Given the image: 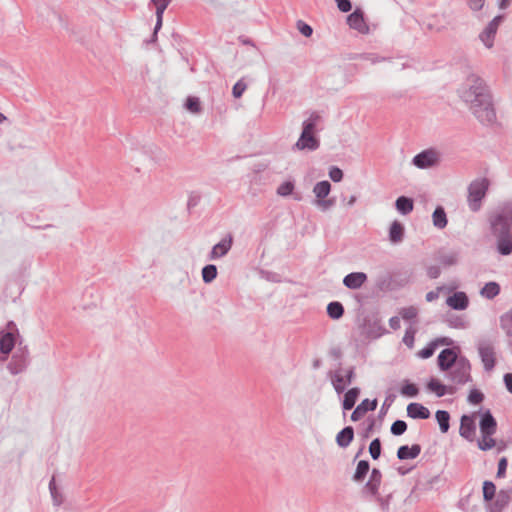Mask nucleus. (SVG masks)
<instances>
[{
    "label": "nucleus",
    "instance_id": "34",
    "mask_svg": "<svg viewBox=\"0 0 512 512\" xmlns=\"http://www.w3.org/2000/svg\"><path fill=\"white\" fill-rule=\"evenodd\" d=\"M381 480V473L374 469L371 473L370 481L367 484V488L371 491L372 494H375Z\"/></svg>",
    "mask_w": 512,
    "mask_h": 512
},
{
    "label": "nucleus",
    "instance_id": "35",
    "mask_svg": "<svg viewBox=\"0 0 512 512\" xmlns=\"http://www.w3.org/2000/svg\"><path fill=\"white\" fill-rule=\"evenodd\" d=\"M217 276V268L215 265H207L202 269V278L206 283L212 282Z\"/></svg>",
    "mask_w": 512,
    "mask_h": 512
},
{
    "label": "nucleus",
    "instance_id": "12",
    "mask_svg": "<svg viewBox=\"0 0 512 512\" xmlns=\"http://www.w3.org/2000/svg\"><path fill=\"white\" fill-rule=\"evenodd\" d=\"M501 21V17H495L485 28V30L480 34V39L484 43L487 48H491L494 43V38Z\"/></svg>",
    "mask_w": 512,
    "mask_h": 512
},
{
    "label": "nucleus",
    "instance_id": "48",
    "mask_svg": "<svg viewBox=\"0 0 512 512\" xmlns=\"http://www.w3.org/2000/svg\"><path fill=\"white\" fill-rule=\"evenodd\" d=\"M245 90H246V84L242 81H238L233 87L234 97L235 98L241 97Z\"/></svg>",
    "mask_w": 512,
    "mask_h": 512
},
{
    "label": "nucleus",
    "instance_id": "5",
    "mask_svg": "<svg viewBox=\"0 0 512 512\" xmlns=\"http://www.w3.org/2000/svg\"><path fill=\"white\" fill-rule=\"evenodd\" d=\"M8 331L4 332L2 331L0 333V352L4 355V357H1V360H5L7 355L13 350L16 342V333H14L13 330H15V325L13 323H9Z\"/></svg>",
    "mask_w": 512,
    "mask_h": 512
},
{
    "label": "nucleus",
    "instance_id": "28",
    "mask_svg": "<svg viewBox=\"0 0 512 512\" xmlns=\"http://www.w3.org/2000/svg\"><path fill=\"white\" fill-rule=\"evenodd\" d=\"M494 434H481V438L478 440V448L482 451H487L496 446V441L492 437Z\"/></svg>",
    "mask_w": 512,
    "mask_h": 512
},
{
    "label": "nucleus",
    "instance_id": "27",
    "mask_svg": "<svg viewBox=\"0 0 512 512\" xmlns=\"http://www.w3.org/2000/svg\"><path fill=\"white\" fill-rule=\"evenodd\" d=\"M438 344H447L446 339H439V340H435V341L431 342L425 348L421 349L418 352V356L423 359H427V358L431 357L434 354V351Z\"/></svg>",
    "mask_w": 512,
    "mask_h": 512
},
{
    "label": "nucleus",
    "instance_id": "17",
    "mask_svg": "<svg viewBox=\"0 0 512 512\" xmlns=\"http://www.w3.org/2000/svg\"><path fill=\"white\" fill-rule=\"evenodd\" d=\"M446 303L453 309L464 310L468 306V297L464 292H456L447 298Z\"/></svg>",
    "mask_w": 512,
    "mask_h": 512
},
{
    "label": "nucleus",
    "instance_id": "31",
    "mask_svg": "<svg viewBox=\"0 0 512 512\" xmlns=\"http://www.w3.org/2000/svg\"><path fill=\"white\" fill-rule=\"evenodd\" d=\"M436 420L439 424L442 433H446L449 430L450 415L448 412L439 410L436 412Z\"/></svg>",
    "mask_w": 512,
    "mask_h": 512
},
{
    "label": "nucleus",
    "instance_id": "13",
    "mask_svg": "<svg viewBox=\"0 0 512 512\" xmlns=\"http://www.w3.org/2000/svg\"><path fill=\"white\" fill-rule=\"evenodd\" d=\"M458 361L457 355L452 349H444L438 356V366L442 371L449 370Z\"/></svg>",
    "mask_w": 512,
    "mask_h": 512
},
{
    "label": "nucleus",
    "instance_id": "59",
    "mask_svg": "<svg viewBox=\"0 0 512 512\" xmlns=\"http://www.w3.org/2000/svg\"><path fill=\"white\" fill-rule=\"evenodd\" d=\"M355 201H356V197H355V196H352V197L350 198V200L348 201V205H353V204L355 203Z\"/></svg>",
    "mask_w": 512,
    "mask_h": 512
},
{
    "label": "nucleus",
    "instance_id": "60",
    "mask_svg": "<svg viewBox=\"0 0 512 512\" xmlns=\"http://www.w3.org/2000/svg\"><path fill=\"white\" fill-rule=\"evenodd\" d=\"M6 120V117L0 113V123H3Z\"/></svg>",
    "mask_w": 512,
    "mask_h": 512
},
{
    "label": "nucleus",
    "instance_id": "11",
    "mask_svg": "<svg viewBox=\"0 0 512 512\" xmlns=\"http://www.w3.org/2000/svg\"><path fill=\"white\" fill-rule=\"evenodd\" d=\"M348 25L350 28L357 30L361 34H367L369 32V26L367 25L363 12L360 9H356L347 18Z\"/></svg>",
    "mask_w": 512,
    "mask_h": 512
},
{
    "label": "nucleus",
    "instance_id": "8",
    "mask_svg": "<svg viewBox=\"0 0 512 512\" xmlns=\"http://www.w3.org/2000/svg\"><path fill=\"white\" fill-rule=\"evenodd\" d=\"M331 191V184L328 182V181H321V182H318L314 188H313V192L317 198L316 200V204L322 208V209H327L329 207H331L334 203L333 200L329 199V200H326L325 197L328 196V194L330 193Z\"/></svg>",
    "mask_w": 512,
    "mask_h": 512
},
{
    "label": "nucleus",
    "instance_id": "38",
    "mask_svg": "<svg viewBox=\"0 0 512 512\" xmlns=\"http://www.w3.org/2000/svg\"><path fill=\"white\" fill-rule=\"evenodd\" d=\"M442 19L437 16H432L426 19V26L429 30L440 31L444 28V24L442 23Z\"/></svg>",
    "mask_w": 512,
    "mask_h": 512
},
{
    "label": "nucleus",
    "instance_id": "4",
    "mask_svg": "<svg viewBox=\"0 0 512 512\" xmlns=\"http://www.w3.org/2000/svg\"><path fill=\"white\" fill-rule=\"evenodd\" d=\"M488 187L489 181L486 178L477 179L470 184L468 202L473 211L480 208L481 200L484 198Z\"/></svg>",
    "mask_w": 512,
    "mask_h": 512
},
{
    "label": "nucleus",
    "instance_id": "61",
    "mask_svg": "<svg viewBox=\"0 0 512 512\" xmlns=\"http://www.w3.org/2000/svg\"><path fill=\"white\" fill-rule=\"evenodd\" d=\"M509 315L512 318V309L509 311Z\"/></svg>",
    "mask_w": 512,
    "mask_h": 512
},
{
    "label": "nucleus",
    "instance_id": "49",
    "mask_svg": "<svg viewBox=\"0 0 512 512\" xmlns=\"http://www.w3.org/2000/svg\"><path fill=\"white\" fill-rule=\"evenodd\" d=\"M329 176L334 182H339L343 178V172L337 167H332L329 171Z\"/></svg>",
    "mask_w": 512,
    "mask_h": 512
},
{
    "label": "nucleus",
    "instance_id": "37",
    "mask_svg": "<svg viewBox=\"0 0 512 512\" xmlns=\"http://www.w3.org/2000/svg\"><path fill=\"white\" fill-rule=\"evenodd\" d=\"M185 108L191 113H198L201 110V104L197 97L190 96L186 99Z\"/></svg>",
    "mask_w": 512,
    "mask_h": 512
},
{
    "label": "nucleus",
    "instance_id": "22",
    "mask_svg": "<svg viewBox=\"0 0 512 512\" xmlns=\"http://www.w3.org/2000/svg\"><path fill=\"white\" fill-rule=\"evenodd\" d=\"M171 0H152L153 5L155 6L157 22L155 26V34L162 26L163 21V13Z\"/></svg>",
    "mask_w": 512,
    "mask_h": 512
},
{
    "label": "nucleus",
    "instance_id": "53",
    "mask_svg": "<svg viewBox=\"0 0 512 512\" xmlns=\"http://www.w3.org/2000/svg\"><path fill=\"white\" fill-rule=\"evenodd\" d=\"M338 6V9L342 12H348L351 10V3L349 0H335Z\"/></svg>",
    "mask_w": 512,
    "mask_h": 512
},
{
    "label": "nucleus",
    "instance_id": "30",
    "mask_svg": "<svg viewBox=\"0 0 512 512\" xmlns=\"http://www.w3.org/2000/svg\"><path fill=\"white\" fill-rule=\"evenodd\" d=\"M396 208L403 214H408L413 210V201L410 198L401 196L396 200Z\"/></svg>",
    "mask_w": 512,
    "mask_h": 512
},
{
    "label": "nucleus",
    "instance_id": "14",
    "mask_svg": "<svg viewBox=\"0 0 512 512\" xmlns=\"http://www.w3.org/2000/svg\"><path fill=\"white\" fill-rule=\"evenodd\" d=\"M233 238L231 235H228L224 239H222L218 244H216L211 251L210 259L215 260L225 256L232 247Z\"/></svg>",
    "mask_w": 512,
    "mask_h": 512
},
{
    "label": "nucleus",
    "instance_id": "20",
    "mask_svg": "<svg viewBox=\"0 0 512 512\" xmlns=\"http://www.w3.org/2000/svg\"><path fill=\"white\" fill-rule=\"evenodd\" d=\"M420 452L421 448L417 444L412 445L411 447L404 445L399 447L397 451V457L400 460L414 459L420 454Z\"/></svg>",
    "mask_w": 512,
    "mask_h": 512
},
{
    "label": "nucleus",
    "instance_id": "39",
    "mask_svg": "<svg viewBox=\"0 0 512 512\" xmlns=\"http://www.w3.org/2000/svg\"><path fill=\"white\" fill-rule=\"evenodd\" d=\"M404 320H413L417 317L418 310L414 306L402 308L399 312Z\"/></svg>",
    "mask_w": 512,
    "mask_h": 512
},
{
    "label": "nucleus",
    "instance_id": "46",
    "mask_svg": "<svg viewBox=\"0 0 512 512\" xmlns=\"http://www.w3.org/2000/svg\"><path fill=\"white\" fill-rule=\"evenodd\" d=\"M483 398H484L483 394L478 390H471L468 395V400L472 404L481 403Z\"/></svg>",
    "mask_w": 512,
    "mask_h": 512
},
{
    "label": "nucleus",
    "instance_id": "21",
    "mask_svg": "<svg viewBox=\"0 0 512 512\" xmlns=\"http://www.w3.org/2000/svg\"><path fill=\"white\" fill-rule=\"evenodd\" d=\"M354 438V430L348 426L341 430L336 436L337 444L342 447H348Z\"/></svg>",
    "mask_w": 512,
    "mask_h": 512
},
{
    "label": "nucleus",
    "instance_id": "51",
    "mask_svg": "<svg viewBox=\"0 0 512 512\" xmlns=\"http://www.w3.org/2000/svg\"><path fill=\"white\" fill-rule=\"evenodd\" d=\"M506 468H507V459L505 457H503L499 460V463H498L497 476L500 478L504 477Z\"/></svg>",
    "mask_w": 512,
    "mask_h": 512
},
{
    "label": "nucleus",
    "instance_id": "50",
    "mask_svg": "<svg viewBox=\"0 0 512 512\" xmlns=\"http://www.w3.org/2000/svg\"><path fill=\"white\" fill-rule=\"evenodd\" d=\"M298 29L301 32V34H303L306 37L311 36L313 32L312 28L302 21L298 22Z\"/></svg>",
    "mask_w": 512,
    "mask_h": 512
},
{
    "label": "nucleus",
    "instance_id": "57",
    "mask_svg": "<svg viewBox=\"0 0 512 512\" xmlns=\"http://www.w3.org/2000/svg\"><path fill=\"white\" fill-rule=\"evenodd\" d=\"M504 382H505V385H506V388L508 389V391L512 393V374L511 373H508L504 376Z\"/></svg>",
    "mask_w": 512,
    "mask_h": 512
},
{
    "label": "nucleus",
    "instance_id": "2",
    "mask_svg": "<svg viewBox=\"0 0 512 512\" xmlns=\"http://www.w3.org/2000/svg\"><path fill=\"white\" fill-rule=\"evenodd\" d=\"M493 235L497 238V250L502 255L512 254V206L505 205L490 217Z\"/></svg>",
    "mask_w": 512,
    "mask_h": 512
},
{
    "label": "nucleus",
    "instance_id": "24",
    "mask_svg": "<svg viewBox=\"0 0 512 512\" xmlns=\"http://www.w3.org/2000/svg\"><path fill=\"white\" fill-rule=\"evenodd\" d=\"M359 393L360 391L358 388H351L345 393L343 400L344 410H350L354 407L358 399Z\"/></svg>",
    "mask_w": 512,
    "mask_h": 512
},
{
    "label": "nucleus",
    "instance_id": "1",
    "mask_svg": "<svg viewBox=\"0 0 512 512\" xmlns=\"http://www.w3.org/2000/svg\"><path fill=\"white\" fill-rule=\"evenodd\" d=\"M460 98L469 105L472 113L482 123H493L496 113L492 97L484 81L477 75H470L459 89Z\"/></svg>",
    "mask_w": 512,
    "mask_h": 512
},
{
    "label": "nucleus",
    "instance_id": "43",
    "mask_svg": "<svg viewBox=\"0 0 512 512\" xmlns=\"http://www.w3.org/2000/svg\"><path fill=\"white\" fill-rule=\"evenodd\" d=\"M406 429L407 424L402 420H397L391 426V433L394 435H402Z\"/></svg>",
    "mask_w": 512,
    "mask_h": 512
},
{
    "label": "nucleus",
    "instance_id": "29",
    "mask_svg": "<svg viewBox=\"0 0 512 512\" xmlns=\"http://www.w3.org/2000/svg\"><path fill=\"white\" fill-rule=\"evenodd\" d=\"M434 226L442 229L447 225L446 213L442 207H437L433 213Z\"/></svg>",
    "mask_w": 512,
    "mask_h": 512
},
{
    "label": "nucleus",
    "instance_id": "6",
    "mask_svg": "<svg viewBox=\"0 0 512 512\" xmlns=\"http://www.w3.org/2000/svg\"><path fill=\"white\" fill-rule=\"evenodd\" d=\"M478 352L485 370L491 371L496 363L493 345L488 341H480L478 344Z\"/></svg>",
    "mask_w": 512,
    "mask_h": 512
},
{
    "label": "nucleus",
    "instance_id": "25",
    "mask_svg": "<svg viewBox=\"0 0 512 512\" xmlns=\"http://www.w3.org/2000/svg\"><path fill=\"white\" fill-rule=\"evenodd\" d=\"M404 228L401 223L395 221L390 227L389 237L393 243L400 242L403 238Z\"/></svg>",
    "mask_w": 512,
    "mask_h": 512
},
{
    "label": "nucleus",
    "instance_id": "10",
    "mask_svg": "<svg viewBox=\"0 0 512 512\" xmlns=\"http://www.w3.org/2000/svg\"><path fill=\"white\" fill-rule=\"evenodd\" d=\"M352 371L337 370L331 374V382L337 393H342L351 383Z\"/></svg>",
    "mask_w": 512,
    "mask_h": 512
},
{
    "label": "nucleus",
    "instance_id": "9",
    "mask_svg": "<svg viewBox=\"0 0 512 512\" xmlns=\"http://www.w3.org/2000/svg\"><path fill=\"white\" fill-rule=\"evenodd\" d=\"M439 161V153L434 149L425 150L413 158V164L425 169L436 165Z\"/></svg>",
    "mask_w": 512,
    "mask_h": 512
},
{
    "label": "nucleus",
    "instance_id": "3",
    "mask_svg": "<svg viewBox=\"0 0 512 512\" xmlns=\"http://www.w3.org/2000/svg\"><path fill=\"white\" fill-rule=\"evenodd\" d=\"M319 119L320 116L316 113H313L309 120L304 123L302 134L296 143L297 149L315 150L318 148L319 142L314 136V128Z\"/></svg>",
    "mask_w": 512,
    "mask_h": 512
},
{
    "label": "nucleus",
    "instance_id": "44",
    "mask_svg": "<svg viewBox=\"0 0 512 512\" xmlns=\"http://www.w3.org/2000/svg\"><path fill=\"white\" fill-rule=\"evenodd\" d=\"M293 189L294 185L292 182H285L278 187L277 193L281 196H288L292 193Z\"/></svg>",
    "mask_w": 512,
    "mask_h": 512
},
{
    "label": "nucleus",
    "instance_id": "41",
    "mask_svg": "<svg viewBox=\"0 0 512 512\" xmlns=\"http://www.w3.org/2000/svg\"><path fill=\"white\" fill-rule=\"evenodd\" d=\"M419 390L415 384L412 383H405L401 388V394L408 396V397H414L418 394Z\"/></svg>",
    "mask_w": 512,
    "mask_h": 512
},
{
    "label": "nucleus",
    "instance_id": "45",
    "mask_svg": "<svg viewBox=\"0 0 512 512\" xmlns=\"http://www.w3.org/2000/svg\"><path fill=\"white\" fill-rule=\"evenodd\" d=\"M358 407L362 408L365 413L368 411H373L377 407V400L374 399L370 401L369 399H365L358 405Z\"/></svg>",
    "mask_w": 512,
    "mask_h": 512
},
{
    "label": "nucleus",
    "instance_id": "36",
    "mask_svg": "<svg viewBox=\"0 0 512 512\" xmlns=\"http://www.w3.org/2000/svg\"><path fill=\"white\" fill-rule=\"evenodd\" d=\"M496 492V486L491 481H485L483 483V497L486 501H490L494 498Z\"/></svg>",
    "mask_w": 512,
    "mask_h": 512
},
{
    "label": "nucleus",
    "instance_id": "55",
    "mask_svg": "<svg viewBox=\"0 0 512 512\" xmlns=\"http://www.w3.org/2000/svg\"><path fill=\"white\" fill-rule=\"evenodd\" d=\"M427 274L430 278H437L440 275V269L437 266H431L428 268Z\"/></svg>",
    "mask_w": 512,
    "mask_h": 512
},
{
    "label": "nucleus",
    "instance_id": "7",
    "mask_svg": "<svg viewBox=\"0 0 512 512\" xmlns=\"http://www.w3.org/2000/svg\"><path fill=\"white\" fill-rule=\"evenodd\" d=\"M471 365L465 358H460L455 363V368L451 373V379L457 384H464L471 378L470 376Z\"/></svg>",
    "mask_w": 512,
    "mask_h": 512
},
{
    "label": "nucleus",
    "instance_id": "54",
    "mask_svg": "<svg viewBox=\"0 0 512 512\" xmlns=\"http://www.w3.org/2000/svg\"><path fill=\"white\" fill-rule=\"evenodd\" d=\"M366 413L363 411L362 408H359L358 406L356 407V409L353 411L352 415H351V419L353 421H358L360 420Z\"/></svg>",
    "mask_w": 512,
    "mask_h": 512
},
{
    "label": "nucleus",
    "instance_id": "19",
    "mask_svg": "<svg viewBox=\"0 0 512 512\" xmlns=\"http://www.w3.org/2000/svg\"><path fill=\"white\" fill-rule=\"evenodd\" d=\"M407 414L411 418L427 419L430 416L429 410L419 403H410L407 406Z\"/></svg>",
    "mask_w": 512,
    "mask_h": 512
},
{
    "label": "nucleus",
    "instance_id": "42",
    "mask_svg": "<svg viewBox=\"0 0 512 512\" xmlns=\"http://www.w3.org/2000/svg\"><path fill=\"white\" fill-rule=\"evenodd\" d=\"M416 330L412 327L406 330L403 342L408 348H413Z\"/></svg>",
    "mask_w": 512,
    "mask_h": 512
},
{
    "label": "nucleus",
    "instance_id": "32",
    "mask_svg": "<svg viewBox=\"0 0 512 512\" xmlns=\"http://www.w3.org/2000/svg\"><path fill=\"white\" fill-rule=\"evenodd\" d=\"M327 313L333 319L340 318L343 315V313H344V309H343L342 304L339 303V302H331V303H329L328 306H327Z\"/></svg>",
    "mask_w": 512,
    "mask_h": 512
},
{
    "label": "nucleus",
    "instance_id": "33",
    "mask_svg": "<svg viewBox=\"0 0 512 512\" xmlns=\"http://www.w3.org/2000/svg\"><path fill=\"white\" fill-rule=\"evenodd\" d=\"M369 471V463L365 460L359 461L355 474H354V480L361 481L364 479L366 474Z\"/></svg>",
    "mask_w": 512,
    "mask_h": 512
},
{
    "label": "nucleus",
    "instance_id": "18",
    "mask_svg": "<svg viewBox=\"0 0 512 512\" xmlns=\"http://www.w3.org/2000/svg\"><path fill=\"white\" fill-rule=\"evenodd\" d=\"M367 280V276L365 273L362 272H355L348 274L345 276L343 283L346 287L350 289H357L361 287L365 281Z\"/></svg>",
    "mask_w": 512,
    "mask_h": 512
},
{
    "label": "nucleus",
    "instance_id": "47",
    "mask_svg": "<svg viewBox=\"0 0 512 512\" xmlns=\"http://www.w3.org/2000/svg\"><path fill=\"white\" fill-rule=\"evenodd\" d=\"M456 262H457V255L455 253H450V254L444 255L441 258V264L445 267L452 266V265L456 264Z\"/></svg>",
    "mask_w": 512,
    "mask_h": 512
},
{
    "label": "nucleus",
    "instance_id": "58",
    "mask_svg": "<svg viewBox=\"0 0 512 512\" xmlns=\"http://www.w3.org/2000/svg\"><path fill=\"white\" fill-rule=\"evenodd\" d=\"M389 325L393 330L400 328V319L398 317H392L389 321Z\"/></svg>",
    "mask_w": 512,
    "mask_h": 512
},
{
    "label": "nucleus",
    "instance_id": "16",
    "mask_svg": "<svg viewBox=\"0 0 512 512\" xmlns=\"http://www.w3.org/2000/svg\"><path fill=\"white\" fill-rule=\"evenodd\" d=\"M479 427L481 434H495L497 423L489 411L482 414Z\"/></svg>",
    "mask_w": 512,
    "mask_h": 512
},
{
    "label": "nucleus",
    "instance_id": "52",
    "mask_svg": "<svg viewBox=\"0 0 512 512\" xmlns=\"http://www.w3.org/2000/svg\"><path fill=\"white\" fill-rule=\"evenodd\" d=\"M485 0H467V4L470 9L478 11L483 8Z\"/></svg>",
    "mask_w": 512,
    "mask_h": 512
},
{
    "label": "nucleus",
    "instance_id": "15",
    "mask_svg": "<svg viewBox=\"0 0 512 512\" xmlns=\"http://www.w3.org/2000/svg\"><path fill=\"white\" fill-rule=\"evenodd\" d=\"M459 432L462 437L469 441H472L474 439L475 424L472 417L467 415L462 416Z\"/></svg>",
    "mask_w": 512,
    "mask_h": 512
},
{
    "label": "nucleus",
    "instance_id": "40",
    "mask_svg": "<svg viewBox=\"0 0 512 512\" xmlns=\"http://www.w3.org/2000/svg\"><path fill=\"white\" fill-rule=\"evenodd\" d=\"M369 453L373 459H378L381 454V443L378 438L374 439L369 446Z\"/></svg>",
    "mask_w": 512,
    "mask_h": 512
},
{
    "label": "nucleus",
    "instance_id": "23",
    "mask_svg": "<svg viewBox=\"0 0 512 512\" xmlns=\"http://www.w3.org/2000/svg\"><path fill=\"white\" fill-rule=\"evenodd\" d=\"M427 388L429 391L435 393L438 397L444 396L446 393H452V389H449L447 386L442 384L438 379H431Z\"/></svg>",
    "mask_w": 512,
    "mask_h": 512
},
{
    "label": "nucleus",
    "instance_id": "26",
    "mask_svg": "<svg viewBox=\"0 0 512 512\" xmlns=\"http://www.w3.org/2000/svg\"><path fill=\"white\" fill-rule=\"evenodd\" d=\"M500 292V286L496 282H488L481 290V295L487 299L496 297Z\"/></svg>",
    "mask_w": 512,
    "mask_h": 512
},
{
    "label": "nucleus",
    "instance_id": "56",
    "mask_svg": "<svg viewBox=\"0 0 512 512\" xmlns=\"http://www.w3.org/2000/svg\"><path fill=\"white\" fill-rule=\"evenodd\" d=\"M442 288H437L435 291H430L426 294V300L431 302L439 297V292Z\"/></svg>",
    "mask_w": 512,
    "mask_h": 512
}]
</instances>
